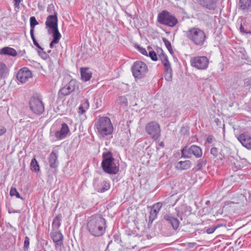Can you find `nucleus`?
<instances>
[{"label":"nucleus","instance_id":"nucleus-41","mask_svg":"<svg viewBox=\"0 0 251 251\" xmlns=\"http://www.w3.org/2000/svg\"><path fill=\"white\" fill-rule=\"evenodd\" d=\"M80 105L82 106L83 108H84V109L86 110H87L89 107V103L88 100H85Z\"/></svg>","mask_w":251,"mask_h":251},{"label":"nucleus","instance_id":"nucleus-44","mask_svg":"<svg viewBox=\"0 0 251 251\" xmlns=\"http://www.w3.org/2000/svg\"><path fill=\"white\" fill-rule=\"evenodd\" d=\"M160 59H161L162 63H165L164 61H169L168 59L167 56L164 54H162L161 55H160Z\"/></svg>","mask_w":251,"mask_h":251},{"label":"nucleus","instance_id":"nucleus-11","mask_svg":"<svg viewBox=\"0 0 251 251\" xmlns=\"http://www.w3.org/2000/svg\"><path fill=\"white\" fill-rule=\"evenodd\" d=\"M32 77V75L31 71L26 67L20 69L17 75V79L22 83L26 82Z\"/></svg>","mask_w":251,"mask_h":251},{"label":"nucleus","instance_id":"nucleus-9","mask_svg":"<svg viewBox=\"0 0 251 251\" xmlns=\"http://www.w3.org/2000/svg\"><path fill=\"white\" fill-rule=\"evenodd\" d=\"M202 154L201 149L196 145H192L188 148L185 147L181 150V156L186 158H190L192 155L199 158L202 156Z\"/></svg>","mask_w":251,"mask_h":251},{"label":"nucleus","instance_id":"nucleus-6","mask_svg":"<svg viewBox=\"0 0 251 251\" xmlns=\"http://www.w3.org/2000/svg\"><path fill=\"white\" fill-rule=\"evenodd\" d=\"M157 21L161 25L169 27H174L178 23L177 18L172 13L163 10L157 16Z\"/></svg>","mask_w":251,"mask_h":251},{"label":"nucleus","instance_id":"nucleus-46","mask_svg":"<svg viewBox=\"0 0 251 251\" xmlns=\"http://www.w3.org/2000/svg\"><path fill=\"white\" fill-rule=\"evenodd\" d=\"M79 111H78V113L80 114H83V113H84L86 111V109H84V108H83V107L82 106H81V105L79 106Z\"/></svg>","mask_w":251,"mask_h":251},{"label":"nucleus","instance_id":"nucleus-31","mask_svg":"<svg viewBox=\"0 0 251 251\" xmlns=\"http://www.w3.org/2000/svg\"><path fill=\"white\" fill-rule=\"evenodd\" d=\"M38 24V22L37 21L35 17L32 16L30 18V34H34V28L36 25Z\"/></svg>","mask_w":251,"mask_h":251},{"label":"nucleus","instance_id":"nucleus-38","mask_svg":"<svg viewBox=\"0 0 251 251\" xmlns=\"http://www.w3.org/2000/svg\"><path fill=\"white\" fill-rule=\"evenodd\" d=\"M29 246V238L27 236H25L24 241V248L25 250L28 249Z\"/></svg>","mask_w":251,"mask_h":251},{"label":"nucleus","instance_id":"nucleus-37","mask_svg":"<svg viewBox=\"0 0 251 251\" xmlns=\"http://www.w3.org/2000/svg\"><path fill=\"white\" fill-rule=\"evenodd\" d=\"M30 36L34 45L38 48V50H42V47L39 45L37 41L36 40L34 34H30Z\"/></svg>","mask_w":251,"mask_h":251},{"label":"nucleus","instance_id":"nucleus-32","mask_svg":"<svg viewBox=\"0 0 251 251\" xmlns=\"http://www.w3.org/2000/svg\"><path fill=\"white\" fill-rule=\"evenodd\" d=\"M30 168L32 171H34L35 172H38L40 170L38 163L35 158H33L31 160L30 163Z\"/></svg>","mask_w":251,"mask_h":251},{"label":"nucleus","instance_id":"nucleus-8","mask_svg":"<svg viewBox=\"0 0 251 251\" xmlns=\"http://www.w3.org/2000/svg\"><path fill=\"white\" fill-rule=\"evenodd\" d=\"M145 129L152 139L156 140L159 139L161 135V129L160 125L157 122L149 123L146 125Z\"/></svg>","mask_w":251,"mask_h":251},{"label":"nucleus","instance_id":"nucleus-47","mask_svg":"<svg viewBox=\"0 0 251 251\" xmlns=\"http://www.w3.org/2000/svg\"><path fill=\"white\" fill-rule=\"evenodd\" d=\"M204 163L202 161H200L197 165V168L198 170H201L203 167Z\"/></svg>","mask_w":251,"mask_h":251},{"label":"nucleus","instance_id":"nucleus-2","mask_svg":"<svg viewBox=\"0 0 251 251\" xmlns=\"http://www.w3.org/2000/svg\"><path fill=\"white\" fill-rule=\"evenodd\" d=\"M98 133L102 137L112 134L113 126L110 118L108 117H100L95 124Z\"/></svg>","mask_w":251,"mask_h":251},{"label":"nucleus","instance_id":"nucleus-28","mask_svg":"<svg viewBox=\"0 0 251 251\" xmlns=\"http://www.w3.org/2000/svg\"><path fill=\"white\" fill-rule=\"evenodd\" d=\"M80 73L81 78L85 81L89 80L92 77V73L88 68H81Z\"/></svg>","mask_w":251,"mask_h":251},{"label":"nucleus","instance_id":"nucleus-45","mask_svg":"<svg viewBox=\"0 0 251 251\" xmlns=\"http://www.w3.org/2000/svg\"><path fill=\"white\" fill-rule=\"evenodd\" d=\"M6 131V129L3 126L0 125V136L4 134Z\"/></svg>","mask_w":251,"mask_h":251},{"label":"nucleus","instance_id":"nucleus-34","mask_svg":"<svg viewBox=\"0 0 251 251\" xmlns=\"http://www.w3.org/2000/svg\"><path fill=\"white\" fill-rule=\"evenodd\" d=\"M136 49L143 55L148 56V52L146 50L140 46L139 45H136Z\"/></svg>","mask_w":251,"mask_h":251},{"label":"nucleus","instance_id":"nucleus-17","mask_svg":"<svg viewBox=\"0 0 251 251\" xmlns=\"http://www.w3.org/2000/svg\"><path fill=\"white\" fill-rule=\"evenodd\" d=\"M95 188L99 193H103L108 191L110 188V183L109 181L103 180L95 184Z\"/></svg>","mask_w":251,"mask_h":251},{"label":"nucleus","instance_id":"nucleus-14","mask_svg":"<svg viewBox=\"0 0 251 251\" xmlns=\"http://www.w3.org/2000/svg\"><path fill=\"white\" fill-rule=\"evenodd\" d=\"M58 20L57 17V14L54 12V15L49 16L46 21V26L50 29H54L58 28Z\"/></svg>","mask_w":251,"mask_h":251},{"label":"nucleus","instance_id":"nucleus-52","mask_svg":"<svg viewBox=\"0 0 251 251\" xmlns=\"http://www.w3.org/2000/svg\"><path fill=\"white\" fill-rule=\"evenodd\" d=\"M240 31L241 32H243V33H247L248 32H247L245 30V29H244V27L241 25L240 26Z\"/></svg>","mask_w":251,"mask_h":251},{"label":"nucleus","instance_id":"nucleus-43","mask_svg":"<svg viewBox=\"0 0 251 251\" xmlns=\"http://www.w3.org/2000/svg\"><path fill=\"white\" fill-rule=\"evenodd\" d=\"M23 0H14V6L15 8L19 9L20 8V3Z\"/></svg>","mask_w":251,"mask_h":251},{"label":"nucleus","instance_id":"nucleus-10","mask_svg":"<svg viewBox=\"0 0 251 251\" xmlns=\"http://www.w3.org/2000/svg\"><path fill=\"white\" fill-rule=\"evenodd\" d=\"M190 64L197 69L205 70L208 66L209 60L206 56H195L191 58Z\"/></svg>","mask_w":251,"mask_h":251},{"label":"nucleus","instance_id":"nucleus-4","mask_svg":"<svg viewBox=\"0 0 251 251\" xmlns=\"http://www.w3.org/2000/svg\"><path fill=\"white\" fill-rule=\"evenodd\" d=\"M186 37L194 44L198 46L203 45L206 40L205 32L197 27H192L186 32Z\"/></svg>","mask_w":251,"mask_h":251},{"label":"nucleus","instance_id":"nucleus-19","mask_svg":"<svg viewBox=\"0 0 251 251\" xmlns=\"http://www.w3.org/2000/svg\"><path fill=\"white\" fill-rule=\"evenodd\" d=\"M50 236L57 245L60 246L62 244L63 236L60 231L53 229L50 233Z\"/></svg>","mask_w":251,"mask_h":251},{"label":"nucleus","instance_id":"nucleus-35","mask_svg":"<svg viewBox=\"0 0 251 251\" xmlns=\"http://www.w3.org/2000/svg\"><path fill=\"white\" fill-rule=\"evenodd\" d=\"M164 43H165V46H166L167 49L168 50L169 52L171 54H172L173 53V49L172 48L171 43L167 40H164Z\"/></svg>","mask_w":251,"mask_h":251},{"label":"nucleus","instance_id":"nucleus-21","mask_svg":"<svg viewBox=\"0 0 251 251\" xmlns=\"http://www.w3.org/2000/svg\"><path fill=\"white\" fill-rule=\"evenodd\" d=\"M164 219L171 224L174 229H177L179 225V222L177 218L173 217L171 215L167 214L165 215Z\"/></svg>","mask_w":251,"mask_h":251},{"label":"nucleus","instance_id":"nucleus-29","mask_svg":"<svg viewBox=\"0 0 251 251\" xmlns=\"http://www.w3.org/2000/svg\"><path fill=\"white\" fill-rule=\"evenodd\" d=\"M62 220V216L61 214H58L54 218L53 220L52 226L54 229H58L61 225V221Z\"/></svg>","mask_w":251,"mask_h":251},{"label":"nucleus","instance_id":"nucleus-40","mask_svg":"<svg viewBox=\"0 0 251 251\" xmlns=\"http://www.w3.org/2000/svg\"><path fill=\"white\" fill-rule=\"evenodd\" d=\"M210 153L215 157H216L218 154V150L216 148H212L211 149Z\"/></svg>","mask_w":251,"mask_h":251},{"label":"nucleus","instance_id":"nucleus-1","mask_svg":"<svg viewBox=\"0 0 251 251\" xmlns=\"http://www.w3.org/2000/svg\"><path fill=\"white\" fill-rule=\"evenodd\" d=\"M106 221L100 215H93L87 223V229L91 235L95 237L102 236L105 231Z\"/></svg>","mask_w":251,"mask_h":251},{"label":"nucleus","instance_id":"nucleus-16","mask_svg":"<svg viewBox=\"0 0 251 251\" xmlns=\"http://www.w3.org/2000/svg\"><path fill=\"white\" fill-rule=\"evenodd\" d=\"M162 206V203L158 202L154 204L150 211V216L149 217V221L151 223L157 218V215Z\"/></svg>","mask_w":251,"mask_h":251},{"label":"nucleus","instance_id":"nucleus-42","mask_svg":"<svg viewBox=\"0 0 251 251\" xmlns=\"http://www.w3.org/2000/svg\"><path fill=\"white\" fill-rule=\"evenodd\" d=\"M215 231V228L214 226L209 227L206 229V232L207 234H212Z\"/></svg>","mask_w":251,"mask_h":251},{"label":"nucleus","instance_id":"nucleus-15","mask_svg":"<svg viewBox=\"0 0 251 251\" xmlns=\"http://www.w3.org/2000/svg\"><path fill=\"white\" fill-rule=\"evenodd\" d=\"M69 131L68 126L66 124L63 123L61 125L60 129L56 131L54 135L57 140H60L66 138Z\"/></svg>","mask_w":251,"mask_h":251},{"label":"nucleus","instance_id":"nucleus-48","mask_svg":"<svg viewBox=\"0 0 251 251\" xmlns=\"http://www.w3.org/2000/svg\"><path fill=\"white\" fill-rule=\"evenodd\" d=\"M119 100L123 103L127 102V99L125 96H121L119 98Z\"/></svg>","mask_w":251,"mask_h":251},{"label":"nucleus","instance_id":"nucleus-23","mask_svg":"<svg viewBox=\"0 0 251 251\" xmlns=\"http://www.w3.org/2000/svg\"><path fill=\"white\" fill-rule=\"evenodd\" d=\"M165 63H163V64L164 66V70L166 72L165 74V79L167 81H171L172 80V70L171 67L170 63L169 61H164Z\"/></svg>","mask_w":251,"mask_h":251},{"label":"nucleus","instance_id":"nucleus-7","mask_svg":"<svg viewBox=\"0 0 251 251\" xmlns=\"http://www.w3.org/2000/svg\"><path fill=\"white\" fill-rule=\"evenodd\" d=\"M29 106L30 110L34 114L40 115L45 111L44 104L41 98L38 97H32L29 101Z\"/></svg>","mask_w":251,"mask_h":251},{"label":"nucleus","instance_id":"nucleus-30","mask_svg":"<svg viewBox=\"0 0 251 251\" xmlns=\"http://www.w3.org/2000/svg\"><path fill=\"white\" fill-rule=\"evenodd\" d=\"M52 37H53V43H58L60 39L61 38V35L59 32L58 28L52 29Z\"/></svg>","mask_w":251,"mask_h":251},{"label":"nucleus","instance_id":"nucleus-12","mask_svg":"<svg viewBox=\"0 0 251 251\" xmlns=\"http://www.w3.org/2000/svg\"><path fill=\"white\" fill-rule=\"evenodd\" d=\"M177 216L182 220L185 219L187 215H190L191 212L190 207L185 204H182L176 208Z\"/></svg>","mask_w":251,"mask_h":251},{"label":"nucleus","instance_id":"nucleus-5","mask_svg":"<svg viewBox=\"0 0 251 251\" xmlns=\"http://www.w3.org/2000/svg\"><path fill=\"white\" fill-rule=\"evenodd\" d=\"M132 75L136 79L144 78L148 73V67L146 63L141 61L134 62L131 67Z\"/></svg>","mask_w":251,"mask_h":251},{"label":"nucleus","instance_id":"nucleus-36","mask_svg":"<svg viewBox=\"0 0 251 251\" xmlns=\"http://www.w3.org/2000/svg\"><path fill=\"white\" fill-rule=\"evenodd\" d=\"M148 55L153 61H156L157 60L156 53L154 51H150Z\"/></svg>","mask_w":251,"mask_h":251},{"label":"nucleus","instance_id":"nucleus-22","mask_svg":"<svg viewBox=\"0 0 251 251\" xmlns=\"http://www.w3.org/2000/svg\"><path fill=\"white\" fill-rule=\"evenodd\" d=\"M58 155L57 152L52 151L49 156L50 166L51 168H56L58 166V161L57 160Z\"/></svg>","mask_w":251,"mask_h":251},{"label":"nucleus","instance_id":"nucleus-49","mask_svg":"<svg viewBox=\"0 0 251 251\" xmlns=\"http://www.w3.org/2000/svg\"><path fill=\"white\" fill-rule=\"evenodd\" d=\"M206 141L208 143H211L213 141V137L211 135L208 136L206 139Z\"/></svg>","mask_w":251,"mask_h":251},{"label":"nucleus","instance_id":"nucleus-51","mask_svg":"<svg viewBox=\"0 0 251 251\" xmlns=\"http://www.w3.org/2000/svg\"><path fill=\"white\" fill-rule=\"evenodd\" d=\"M196 243H188V246L189 248H193L196 245Z\"/></svg>","mask_w":251,"mask_h":251},{"label":"nucleus","instance_id":"nucleus-27","mask_svg":"<svg viewBox=\"0 0 251 251\" xmlns=\"http://www.w3.org/2000/svg\"><path fill=\"white\" fill-rule=\"evenodd\" d=\"M201 3L209 9H215L216 7V3L214 0H201Z\"/></svg>","mask_w":251,"mask_h":251},{"label":"nucleus","instance_id":"nucleus-13","mask_svg":"<svg viewBox=\"0 0 251 251\" xmlns=\"http://www.w3.org/2000/svg\"><path fill=\"white\" fill-rule=\"evenodd\" d=\"M75 89V81L71 80L64 87L62 88L59 91V95L63 97L69 95Z\"/></svg>","mask_w":251,"mask_h":251},{"label":"nucleus","instance_id":"nucleus-3","mask_svg":"<svg viewBox=\"0 0 251 251\" xmlns=\"http://www.w3.org/2000/svg\"><path fill=\"white\" fill-rule=\"evenodd\" d=\"M101 167L105 173L110 175H115L119 171V165L115 162L110 152L103 154Z\"/></svg>","mask_w":251,"mask_h":251},{"label":"nucleus","instance_id":"nucleus-39","mask_svg":"<svg viewBox=\"0 0 251 251\" xmlns=\"http://www.w3.org/2000/svg\"><path fill=\"white\" fill-rule=\"evenodd\" d=\"M37 51L39 54L43 58H46L47 56V53L44 51L43 49L42 48V50H38Z\"/></svg>","mask_w":251,"mask_h":251},{"label":"nucleus","instance_id":"nucleus-50","mask_svg":"<svg viewBox=\"0 0 251 251\" xmlns=\"http://www.w3.org/2000/svg\"><path fill=\"white\" fill-rule=\"evenodd\" d=\"M225 224H218L217 225H216V226H214V228H215V230L220 227H222V226H225Z\"/></svg>","mask_w":251,"mask_h":251},{"label":"nucleus","instance_id":"nucleus-26","mask_svg":"<svg viewBox=\"0 0 251 251\" xmlns=\"http://www.w3.org/2000/svg\"><path fill=\"white\" fill-rule=\"evenodd\" d=\"M9 73V69L5 63L0 61V78H5Z\"/></svg>","mask_w":251,"mask_h":251},{"label":"nucleus","instance_id":"nucleus-25","mask_svg":"<svg viewBox=\"0 0 251 251\" xmlns=\"http://www.w3.org/2000/svg\"><path fill=\"white\" fill-rule=\"evenodd\" d=\"M191 166V162L190 160L180 161L176 165V167L177 170H183L189 169Z\"/></svg>","mask_w":251,"mask_h":251},{"label":"nucleus","instance_id":"nucleus-53","mask_svg":"<svg viewBox=\"0 0 251 251\" xmlns=\"http://www.w3.org/2000/svg\"><path fill=\"white\" fill-rule=\"evenodd\" d=\"M58 44L57 43H53V41L52 40V41L50 42V48H53V46H54V44Z\"/></svg>","mask_w":251,"mask_h":251},{"label":"nucleus","instance_id":"nucleus-33","mask_svg":"<svg viewBox=\"0 0 251 251\" xmlns=\"http://www.w3.org/2000/svg\"><path fill=\"white\" fill-rule=\"evenodd\" d=\"M10 195L11 196H16L17 198L23 199L21 197L19 193L17 191L15 188L12 187L10 191Z\"/></svg>","mask_w":251,"mask_h":251},{"label":"nucleus","instance_id":"nucleus-20","mask_svg":"<svg viewBox=\"0 0 251 251\" xmlns=\"http://www.w3.org/2000/svg\"><path fill=\"white\" fill-rule=\"evenodd\" d=\"M238 5L239 9L243 11H251V0H239Z\"/></svg>","mask_w":251,"mask_h":251},{"label":"nucleus","instance_id":"nucleus-24","mask_svg":"<svg viewBox=\"0 0 251 251\" xmlns=\"http://www.w3.org/2000/svg\"><path fill=\"white\" fill-rule=\"evenodd\" d=\"M0 54L15 57L17 55V52L14 49L7 47L0 50Z\"/></svg>","mask_w":251,"mask_h":251},{"label":"nucleus","instance_id":"nucleus-18","mask_svg":"<svg viewBox=\"0 0 251 251\" xmlns=\"http://www.w3.org/2000/svg\"><path fill=\"white\" fill-rule=\"evenodd\" d=\"M238 140L244 147L248 149H251V137L249 135L242 133L238 137Z\"/></svg>","mask_w":251,"mask_h":251}]
</instances>
